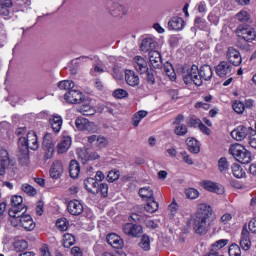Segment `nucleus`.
I'll return each mask as SVG.
<instances>
[{
  "label": "nucleus",
  "instance_id": "a19ab883",
  "mask_svg": "<svg viewBox=\"0 0 256 256\" xmlns=\"http://www.w3.org/2000/svg\"><path fill=\"white\" fill-rule=\"evenodd\" d=\"M218 171H220V173H223V175L229 172V161L227 160V158L222 157L218 160Z\"/></svg>",
  "mask_w": 256,
  "mask_h": 256
},
{
  "label": "nucleus",
  "instance_id": "423d86ee",
  "mask_svg": "<svg viewBox=\"0 0 256 256\" xmlns=\"http://www.w3.org/2000/svg\"><path fill=\"white\" fill-rule=\"evenodd\" d=\"M106 11H108L111 17H123L129 15V8L125 7L119 2L108 1L106 3Z\"/></svg>",
  "mask_w": 256,
  "mask_h": 256
},
{
  "label": "nucleus",
  "instance_id": "f03ea898",
  "mask_svg": "<svg viewBox=\"0 0 256 256\" xmlns=\"http://www.w3.org/2000/svg\"><path fill=\"white\" fill-rule=\"evenodd\" d=\"M213 77V69L209 65H204L200 68L197 65H192L191 68L184 72L183 79L186 85H190V83L195 84L197 87H201L204 81L211 80Z\"/></svg>",
  "mask_w": 256,
  "mask_h": 256
},
{
  "label": "nucleus",
  "instance_id": "864d4df0",
  "mask_svg": "<svg viewBox=\"0 0 256 256\" xmlns=\"http://www.w3.org/2000/svg\"><path fill=\"white\" fill-rule=\"evenodd\" d=\"M129 96V93L127 92V90H124V89H116L114 92H113V97H115L116 99H125V97H128Z\"/></svg>",
  "mask_w": 256,
  "mask_h": 256
},
{
  "label": "nucleus",
  "instance_id": "bb28decb",
  "mask_svg": "<svg viewBox=\"0 0 256 256\" xmlns=\"http://www.w3.org/2000/svg\"><path fill=\"white\" fill-rule=\"evenodd\" d=\"M13 6V2L11 0H0V15L4 19H9L11 17V11L9 8Z\"/></svg>",
  "mask_w": 256,
  "mask_h": 256
},
{
  "label": "nucleus",
  "instance_id": "412c9836",
  "mask_svg": "<svg viewBox=\"0 0 256 256\" xmlns=\"http://www.w3.org/2000/svg\"><path fill=\"white\" fill-rule=\"evenodd\" d=\"M149 61H150V65H152L154 69H161V67H163V60L161 59V53H159V51L157 50L151 51L149 53Z\"/></svg>",
  "mask_w": 256,
  "mask_h": 256
},
{
  "label": "nucleus",
  "instance_id": "cd10ccee",
  "mask_svg": "<svg viewBox=\"0 0 256 256\" xmlns=\"http://www.w3.org/2000/svg\"><path fill=\"white\" fill-rule=\"evenodd\" d=\"M204 189H206V191H210L211 193H217V195H223V193H225V188L211 181L204 182Z\"/></svg>",
  "mask_w": 256,
  "mask_h": 256
},
{
  "label": "nucleus",
  "instance_id": "473e14b6",
  "mask_svg": "<svg viewBox=\"0 0 256 256\" xmlns=\"http://www.w3.org/2000/svg\"><path fill=\"white\" fill-rule=\"evenodd\" d=\"M69 147H71V137L64 136L58 143V153H67V151H69Z\"/></svg>",
  "mask_w": 256,
  "mask_h": 256
},
{
  "label": "nucleus",
  "instance_id": "7ed1b4c3",
  "mask_svg": "<svg viewBox=\"0 0 256 256\" xmlns=\"http://www.w3.org/2000/svg\"><path fill=\"white\" fill-rule=\"evenodd\" d=\"M18 149L20 152V159L29 158V149L37 151L39 149V141L37 140V133L30 131L27 137H20L18 139Z\"/></svg>",
  "mask_w": 256,
  "mask_h": 256
},
{
  "label": "nucleus",
  "instance_id": "1a4fd4ad",
  "mask_svg": "<svg viewBox=\"0 0 256 256\" xmlns=\"http://www.w3.org/2000/svg\"><path fill=\"white\" fill-rule=\"evenodd\" d=\"M75 125L78 131H88L89 133H97V125L95 124V122H91L87 118L78 117L75 120Z\"/></svg>",
  "mask_w": 256,
  "mask_h": 256
},
{
  "label": "nucleus",
  "instance_id": "680f3d73",
  "mask_svg": "<svg viewBox=\"0 0 256 256\" xmlns=\"http://www.w3.org/2000/svg\"><path fill=\"white\" fill-rule=\"evenodd\" d=\"M98 193H101L103 197H107L109 195V185L107 183L98 184Z\"/></svg>",
  "mask_w": 256,
  "mask_h": 256
},
{
  "label": "nucleus",
  "instance_id": "c9c22d12",
  "mask_svg": "<svg viewBox=\"0 0 256 256\" xmlns=\"http://www.w3.org/2000/svg\"><path fill=\"white\" fill-rule=\"evenodd\" d=\"M77 111H78V113H81L82 115H85V116H91V115H95V113H97V110L95 109V107H93L89 104H84V105L78 107Z\"/></svg>",
  "mask_w": 256,
  "mask_h": 256
},
{
  "label": "nucleus",
  "instance_id": "774afa93",
  "mask_svg": "<svg viewBox=\"0 0 256 256\" xmlns=\"http://www.w3.org/2000/svg\"><path fill=\"white\" fill-rule=\"evenodd\" d=\"M248 227H249L251 233H256V219L250 220Z\"/></svg>",
  "mask_w": 256,
  "mask_h": 256
},
{
  "label": "nucleus",
  "instance_id": "2f4dec72",
  "mask_svg": "<svg viewBox=\"0 0 256 256\" xmlns=\"http://www.w3.org/2000/svg\"><path fill=\"white\" fill-rule=\"evenodd\" d=\"M69 173L72 179H77L79 177V173H81V166L77 160H71L69 164Z\"/></svg>",
  "mask_w": 256,
  "mask_h": 256
},
{
  "label": "nucleus",
  "instance_id": "5fc2aeb1",
  "mask_svg": "<svg viewBox=\"0 0 256 256\" xmlns=\"http://www.w3.org/2000/svg\"><path fill=\"white\" fill-rule=\"evenodd\" d=\"M228 253L230 256H241V248L237 244H232L229 247Z\"/></svg>",
  "mask_w": 256,
  "mask_h": 256
},
{
  "label": "nucleus",
  "instance_id": "79ce46f5",
  "mask_svg": "<svg viewBox=\"0 0 256 256\" xmlns=\"http://www.w3.org/2000/svg\"><path fill=\"white\" fill-rule=\"evenodd\" d=\"M149 112L145 110L138 111L134 117H133V126L139 127V123H141V120L145 119V116L148 115Z\"/></svg>",
  "mask_w": 256,
  "mask_h": 256
},
{
  "label": "nucleus",
  "instance_id": "4d7b16f0",
  "mask_svg": "<svg viewBox=\"0 0 256 256\" xmlns=\"http://www.w3.org/2000/svg\"><path fill=\"white\" fill-rule=\"evenodd\" d=\"M22 191L24 193H26L27 195H31L32 197H33V195H37V190L29 184H23L22 185Z\"/></svg>",
  "mask_w": 256,
  "mask_h": 256
},
{
  "label": "nucleus",
  "instance_id": "6e6552de",
  "mask_svg": "<svg viewBox=\"0 0 256 256\" xmlns=\"http://www.w3.org/2000/svg\"><path fill=\"white\" fill-rule=\"evenodd\" d=\"M43 151L45 161H49L53 157V153H55V139L53 138V134L47 133L44 136Z\"/></svg>",
  "mask_w": 256,
  "mask_h": 256
},
{
  "label": "nucleus",
  "instance_id": "c03bdc74",
  "mask_svg": "<svg viewBox=\"0 0 256 256\" xmlns=\"http://www.w3.org/2000/svg\"><path fill=\"white\" fill-rule=\"evenodd\" d=\"M227 245H229V239H220L211 245V249H213V251H221V249L227 247Z\"/></svg>",
  "mask_w": 256,
  "mask_h": 256
},
{
  "label": "nucleus",
  "instance_id": "0e129e2a",
  "mask_svg": "<svg viewBox=\"0 0 256 256\" xmlns=\"http://www.w3.org/2000/svg\"><path fill=\"white\" fill-rule=\"evenodd\" d=\"M249 145L252 149L256 150V131L252 130L249 136Z\"/></svg>",
  "mask_w": 256,
  "mask_h": 256
},
{
  "label": "nucleus",
  "instance_id": "4c0bfd02",
  "mask_svg": "<svg viewBox=\"0 0 256 256\" xmlns=\"http://www.w3.org/2000/svg\"><path fill=\"white\" fill-rule=\"evenodd\" d=\"M140 249L143 251H150L151 250V238L148 235H143L139 242Z\"/></svg>",
  "mask_w": 256,
  "mask_h": 256
},
{
  "label": "nucleus",
  "instance_id": "13d9d810",
  "mask_svg": "<svg viewBox=\"0 0 256 256\" xmlns=\"http://www.w3.org/2000/svg\"><path fill=\"white\" fill-rule=\"evenodd\" d=\"M233 110L235 113L241 114L245 111V104H243L241 101H235L232 104Z\"/></svg>",
  "mask_w": 256,
  "mask_h": 256
},
{
  "label": "nucleus",
  "instance_id": "a18cd8bd",
  "mask_svg": "<svg viewBox=\"0 0 256 256\" xmlns=\"http://www.w3.org/2000/svg\"><path fill=\"white\" fill-rule=\"evenodd\" d=\"M139 195L142 199H154L153 189L151 187H143L139 190Z\"/></svg>",
  "mask_w": 256,
  "mask_h": 256
},
{
  "label": "nucleus",
  "instance_id": "6e6d98bb",
  "mask_svg": "<svg viewBox=\"0 0 256 256\" xmlns=\"http://www.w3.org/2000/svg\"><path fill=\"white\" fill-rule=\"evenodd\" d=\"M143 75H146L145 79L150 85L155 84V70H147V72L143 73Z\"/></svg>",
  "mask_w": 256,
  "mask_h": 256
},
{
  "label": "nucleus",
  "instance_id": "9b49d317",
  "mask_svg": "<svg viewBox=\"0 0 256 256\" xmlns=\"http://www.w3.org/2000/svg\"><path fill=\"white\" fill-rule=\"evenodd\" d=\"M64 99L67 103H70V105H77L85 101V95H83V92L79 90L72 89L65 93Z\"/></svg>",
  "mask_w": 256,
  "mask_h": 256
},
{
  "label": "nucleus",
  "instance_id": "39448f33",
  "mask_svg": "<svg viewBox=\"0 0 256 256\" xmlns=\"http://www.w3.org/2000/svg\"><path fill=\"white\" fill-rule=\"evenodd\" d=\"M11 205L12 207L9 210V217L11 218L21 217V213H25V211H27L25 204H23V197L21 196H13L11 199Z\"/></svg>",
  "mask_w": 256,
  "mask_h": 256
},
{
  "label": "nucleus",
  "instance_id": "de8ad7c7",
  "mask_svg": "<svg viewBox=\"0 0 256 256\" xmlns=\"http://www.w3.org/2000/svg\"><path fill=\"white\" fill-rule=\"evenodd\" d=\"M130 217L135 223H143L145 221V212L141 210L138 213H132Z\"/></svg>",
  "mask_w": 256,
  "mask_h": 256
},
{
  "label": "nucleus",
  "instance_id": "3c124183",
  "mask_svg": "<svg viewBox=\"0 0 256 256\" xmlns=\"http://www.w3.org/2000/svg\"><path fill=\"white\" fill-rule=\"evenodd\" d=\"M56 227L61 231H67L69 229V222L65 218H60L56 222Z\"/></svg>",
  "mask_w": 256,
  "mask_h": 256
},
{
  "label": "nucleus",
  "instance_id": "09e8293b",
  "mask_svg": "<svg viewBox=\"0 0 256 256\" xmlns=\"http://www.w3.org/2000/svg\"><path fill=\"white\" fill-rule=\"evenodd\" d=\"M168 211L170 213L169 215L171 219H173V217H175V215H177V213L179 212V205L177 204V202H175V200H173L168 206Z\"/></svg>",
  "mask_w": 256,
  "mask_h": 256
},
{
  "label": "nucleus",
  "instance_id": "58836bf2",
  "mask_svg": "<svg viewBox=\"0 0 256 256\" xmlns=\"http://www.w3.org/2000/svg\"><path fill=\"white\" fill-rule=\"evenodd\" d=\"M164 71L169 79H171V81H175V79H177V75L175 74V68H173L172 63L166 62L164 64Z\"/></svg>",
  "mask_w": 256,
  "mask_h": 256
},
{
  "label": "nucleus",
  "instance_id": "f257e3e1",
  "mask_svg": "<svg viewBox=\"0 0 256 256\" xmlns=\"http://www.w3.org/2000/svg\"><path fill=\"white\" fill-rule=\"evenodd\" d=\"M215 221L213 208L207 204H200L198 213L194 219L193 229L197 235H206L211 229V223Z\"/></svg>",
  "mask_w": 256,
  "mask_h": 256
},
{
  "label": "nucleus",
  "instance_id": "052dcab7",
  "mask_svg": "<svg viewBox=\"0 0 256 256\" xmlns=\"http://www.w3.org/2000/svg\"><path fill=\"white\" fill-rule=\"evenodd\" d=\"M187 199H197L199 197V191L195 188H189L186 190Z\"/></svg>",
  "mask_w": 256,
  "mask_h": 256
},
{
  "label": "nucleus",
  "instance_id": "393cba45",
  "mask_svg": "<svg viewBox=\"0 0 256 256\" xmlns=\"http://www.w3.org/2000/svg\"><path fill=\"white\" fill-rule=\"evenodd\" d=\"M231 69V64H229L227 61H222L216 67V74L218 77H227V75H231Z\"/></svg>",
  "mask_w": 256,
  "mask_h": 256
},
{
  "label": "nucleus",
  "instance_id": "7c9ffc66",
  "mask_svg": "<svg viewBox=\"0 0 256 256\" xmlns=\"http://www.w3.org/2000/svg\"><path fill=\"white\" fill-rule=\"evenodd\" d=\"M186 145H187L190 153H193L194 155H197V153H199L201 151L199 142L197 141V139H195L193 137H189L186 139Z\"/></svg>",
  "mask_w": 256,
  "mask_h": 256
},
{
  "label": "nucleus",
  "instance_id": "6ab92c4d",
  "mask_svg": "<svg viewBox=\"0 0 256 256\" xmlns=\"http://www.w3.org/2000/svg\"><path fill=\"white\" fill-rule=\"evenodd\" d=\"M67 210L70 213V215H81L83 213L84 208L83 204L79 200H72L68 202Z\"/></svg>",
  "mask_w": 256,
  "mask_h": 256
},
{
  "label": "nucleus",
  "instance_id": "dca6fc26",
  "mask_svg": "<svg viewBox=\"0 0 256 256\" xmlns=\"http://www.w3.org/2000/svg\"><path fill=\"white\" fill-rule=\"evenodd\" d=\"M78 157L82 163H87V161H96V159H99L101 155L95 151L89 152V150L80 149L78 150Z\"/></svg>",
  "mask_w": 256,
  "mask_h": 256
},
{
  "label": "nucleus",
  "instance_id": "ddd939ff",
  "mask_svg": "<svg viewBox=\"0 0 256 256\" xmlns=\"http://www.w3.org/2000/svg\"><path fill=\"white\" fill-rule=\"evenodd\" d=\"M226 57L229 63H231L235 67H239V65H241L243 61V58L241 57V53L239 52V50L233 47L228 48Z\"/></svg>",
  "mask_w": 256,
  "mask_h": 256
},
{
  "label": "nucleus",
  "instance_id": "37998d69",
  "mask_svg": "<svg viewBox=\"0 0 256 256\" xmlns=\"http://www.w3.org/2000/svg\"><path fill=\"white\" fill-rule=\"evenodd\" d=\"M188 128L185 124H176L174 127V133L178 137H185L187 135Z\"/></svg>",
  "mask_w": 256,
  "mask_h": 256
},
{
  "label": "nucleus",
  "instance_id": "a211bd4d",
  "mask_svg": "<svg viewBox=\"0 0 256 256\" xmlns=\"http://www.w3.org/2000/svg\"><path fill=\"white\" fill-rule=\"evenodd\" d=\"M134 67L138 73L143 75V73H147L149 71V65L147 64V60L141 56H136L133 59Z\"/></svg>",
  "mask_w": 256,
  "mask_h": 256
},
{
  "label": "nucleus",
  "instance_id": "b1692460",
  "mask_svg": "<svg viewBox=\"0 0 256 256\" xmlns=\"http://www.w3.org/2000/svg\"><path fill=\"white\" fill-rule=\"evenodd\" d=\"M247 135H249V128L245 126H238L231 132V137H233L235 141H243Z\"/></svg>",
  "mask_w": 256,
  "mask_h": 256
},
{
  "label": "nucleus",
  "instance_id": "f3484780",
  "mask_svg": "<svg viewBox=\"0 0 256 256\" xmlns=\"http://www.w3.org/2000/svg\"><path fill=\"white\" fill-rule=\"evenodd\" d=\"M240 247L243 251H249L251 249V236L247 227H243L240 238Z\"/></svg>",
  "mask_w": 256,
  "mask_h": 256
},
{
  "label": "nucleus",
  "instance_id": "603ef678",
  "mask_svg": "<svg viewBox=\"0 0 256 256\" xmlns=\"http://www.w3.org/2000/svg\"><path fill=\"white\" fill-rule=\"evenodd\" d=\"M237 19L241 23H249L251 16L249 15V13H247V11H241L237 14Z\"/></svg>",
  "mask_w": 256,
  "mask_h": 256
},
{
  "label": "nucleus",
  "instance_id": "20e7f679",
  "mask_svg": "<svg viewBox=\"0 0 256 256\" xmlns=\"http://www.w3.org/2000/svg\"><path fill=\"white\" fill-rule=\"evenodd\" d=\"M229 153L232 155L233 159L238 161V163H242L243 165L251 163V152L246 150L243 145L239 143L231 144Z\"/></svg>",
  "mask_w": 256,
  "mask_h": 256
},
{
  "label": "nucleus",
  "instance_id": "f8f14e48",
  "mask_svg": "<svg viewBox=\"0 0 256 256\" xmlns=\"http://www.w3.org/2000/svg\"><path fill=\"white\" fill-rule=\"evenodd\" d=\"M238 37H241L247 43H251V41H255L256 33L255 29L247 26H239L236 30Z\"/></svg>",
  "mask_w": 256,
  "mask_h": 256
},
{
  "label": "nucleus",
  "instance_id": "e433bc0d",
  "mask_svg": "<svg viewBox=\"0 0 256 256\" xmlns=\"http://www.w3.org/2000/svg\"><path fill=\"white\" fill-rule=\"evenodd\" d=\"M12 247L16 253H23L29 247V243L25 240H16L13 242Z\"/></svg>",
  "mask_w": 256,
  "mask_h": 256
},
{
  "label": "nucleus",
  "instance_id": "c756f323",
  "mask_svg": "<svg viewBox=\"0 0 256 256\" xmlns=\"http://www.w3.org/2000/svg\"><path fill=\"white\" fill-rule=\"evenodd\" d=\"M49 123L53 129V132L59 133V131H61V127H63V118H61L59 115H53L49 119Z\"/></svg>",
  "mask_w": 256,
  "mask_h": 256
},
{
  "label": "nucleus",
  "instance_id": "69168bd1",
  "mask_svg": "<svg viewBox=\"0 0 256 256\" xmlns=\"http://www.w3.org/2000/svg\"><path fill=\"white\" fill-rule=\"evenodd\" d=\"M208 21H210V23H214V25H217V23H219V16H217V12H211L208 15Z\"/></svg>",
  "mask_w": 256,
  "mask_h": 256
},
{
  "label": "nucleus",
  "instance_id": "c85d7f7f",
  "mask_svg": "<svg viewBox=\"0 0 256 256\" xmlns=\"http://www.w3.org/2000/svg\"><path fill=\"white\" fill-rule=\"evenodd\" d=\"M84 185L89 193H99V182L95 178H87L84 181Z\"/></svg>",
  "mask_w": 256,
  "mask_h": 256
},
{
  "label": "nucleus",
  "instance_id": "4468645a",
  "mask_svg": "<svg viewBox=\"0 0 256 256\" xmlns=\"http://www.w3.org/2000/svg\"><path fill=\"white\" fill-rule=\"evenodd\" d=\"M157 47H159V43L155 38L151 37L144 38L140 45V49L143 53H151V51H155Z\"/></svg>",
  "mask_w": 256,
  "mask_h": 256
},
{
  "label": "nucleus",
  "instance_id": "ea45409f",
  "mask_svg": "<svg viewBox=\"0 0 256 256\" xmlns=\"http://www.w3.org/2000/svg\"><path fill=\"white\" fill-rule=\"evenodd\" d=\"M75 87V82L72 80H62L58 83V88L61 91H71Z\"/></svg>",
  "mask_w": 256,
  "mask_h": 256
},
{
  "label": "nucleus",
  "instance_id": "338daca9",
  "mask_svg": "<svg viewBox=\"0 0 256 256\" xmlns=\"http://www.w3.org/2000/svg\"><path fill=\"white\" fill-rule=\"evenodd\" d=\"M233 219V216L230 213L224 214L221 218L220 221L221 223H224V225H227L229 221Z\"/></svg>",
  "mask_w": 256,
  "mask_h": 256
},
{
  "label": "nucleus",
  "instance_id": "bf43d9fd",
  "mask_svg": "<svg viewBox=\"0 0 256 256\" xmlns=\"http://www.w3.org/2000/svg\"><path fill=\"white\" fill-rule=\"evenodd\" d=\"M119 179V171L117 170H112L108 173L107 175V182L108 183H115Z\"/></svg>",
  "mask_w": 256,
  "mask_h": 256
},
{
  "label": "nucleus",
  "instance_id": "5701e85b",
  "mask_svg": "<svg viewBox=\"0 0 256 256\" xmlns=\"http://www.w3.org/2000/svg\"><path fill=\"white\" fill-rule=\"evenodd\" d=\"M125 81L130 87H137V85L140 83L139 75H137V73H135L133 70H126Z\"/></svg>",
  "mask_w": 256,
  "mask_h": 256
},
{
  "label": "nucleus",
  "instance_id": "72a5a7b5",
  "mask_svg": "<svg viewBox=\"0 0 256 256\" xmlns=\"http://www.w3.org/2000/svg\"><path fill=\"white\" fill-rule=\"evenodd\" d=\"M231 171L233 177H236V179H243L246 177L247 173L245 172V169L240 164L233 163L231 165Z\"/></svg>",
  "mask_w": 256,
  "mask_h": 256
},
{
  "label": "nucleus",
  "instance_id": "8fccbe9b",
  "mask_svg": "<svg viewBox=\"0 0 256 256\" xmlns=\"http://www.w3.org/2000/svg\"><path fill=\"white\" fill-rule=\"evenodd\" d=\"M179 156L181 157L182 161L186 163L187 165H194L195 162L193 161V158L187 153V151H182L179 153Z\"/></svg>",
  "mask_w": 256,
  "mask_h": 256
},
{
  "label": "nucleus",
  "instance_id": "9d476101",
  "mask_svg": "<svg viewBox=\"0 0 256 256\" xmlns=\"http://www.w3.org/2000/svg\"><path fill=\"white\" fill-rule=\"evenodd\" d=\"M15 167V160L9 158V152L7 150L0 151V175H5L7 169Z\"/></svg>",
  "mask_w": 256,
  "mask_h": 256
},
{
  "label": "nucleus",
  "instance_id": "f704fd0d",
  "mask_svg": "<svg viewBox=\"0 0 256 256\" xmlns=\"http://www.w3.org/2000/svg\"><path fill=\"white\" fill-rule=\"evenodd\" d=\"M159 209V203L155 201V198L150 199L149 202L145 205V207H142L141 210L145 213H155Z\"/></svg>",
  "mask_w": 256,
  "mask_h": 256
},
{
  "label": "nucleus",
  "instance_id": "a878e982",
  "mask_svg": "<svg viewBox=\"0 0 256 256\" xmlns=\"http://www.w3.org/2000/svg\"><path fill=\"white\" fill-rule=\"evenodd\" d=\"M185 27V21L181 17H173L168 22V29L170 31H181Z\"/></svg>",
  "mask_w": 256,
  "mask_h": 256
},
{
  "label": "nucleus",
  "instance_id": "4be33fe9",
  "mask_svg": "<svg viewBox=\"0 0 256 256\" xmlns=\"http://www.w3.org/2000/svg\"><path fill=\"white\" fill-rule=\"evenodd\" d=\"M63 163L61 161L56 160L53 162L51 168H50V177L52 179H59L61 175H63Z\"/></svg>",
  "mask_w": 256,
  "mask_h": 256
},
{
  "label": "nucleus",
  "instance_id": "aec40b11",
  "mask_svg": "<svg viewBox=\"0 0 256 256\" xmlns=\"http://www.w3.org/2000/svg\"><path fill=\"white\" fill-rule=\"evenodd\" d=\"M106 241L113 249H123L124 242L120 236L115 233L108 234Z\"/></svg>",
  "mask_w": 256,
  "mask_h": 256
},
{
  "label": "nucleus",
  "instance_id": "2eb2a0df",
  "mask_svg": "<svg viewBox=\"0 0 256 256\" xmlns=\"http://www.w3.org/2000/svg\"><path fill=\"white\" fill-rule=\"evenodd\" d=\"M123 232L130 237H137L143 233V227L141 225L127 223L123 226Z\"/></svg>",
  "mask_w": 256,
  "mask_h": 256
},
{
  "label": "nucleus",
  "instance_id": "49530a36",
  "mask_svg": "<svg viewBox=\"0 0 256 256\" xmlns=\"http://www.w3.org/2000/svg\"><path fill=\"white\" fill-rule=\"evenodd\" d=\"M75 245V236L72 234H64L63 236V247L69 249V247H73Z\"/></svg>",
  "mask_w": 256,
  "mask_h": 256
},
{
  "label": "nucleus",
  "instance_id": "0eeeda50",
  "mask_svg": "<svg viewBox=\"0 0 256 256\" xmlns=\"http://www.w3.org/2000/svg\"><path fill=\"white\" fill-rule=\"evenodd\" d=\"M11 223L14 227H23L26 231H33L35 229V222L30 215H25L23 212L20 213V217L11 218Z\"/></svg>",
  "mask_w": 256,
  "mask_h": 256
},
{
  "label": "nucleus",
  "instance_id": "e2e57ef3",
  "mask_svg": "<svg viewBox=\"0 0 256 256\" xmlns=\"http://www.w3.org/2000/svg\"><path fill=\"white\" fill-rule=\"evenodd\" d=\"M96 147H99L100 149L107 147V138L98 136V139L96 140Z\"/></svg>",
  "mask_w": 256,
  "mask_h": 256
}]
</instances>
